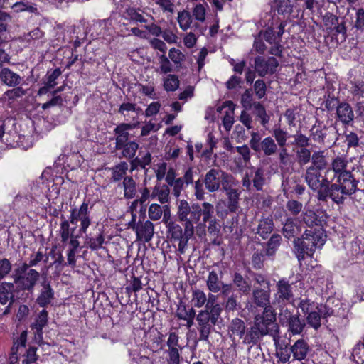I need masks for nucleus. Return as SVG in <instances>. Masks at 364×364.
Instances as JSON below:
<instances>
[{
  "label": "nucleus",
  "instance_id": "obj_6",
  "mask_svg": "<svg viewBox=\"0 0 364 364\" xmlns=\"http://www.w3.org/2000/svg\"><path fill=\"white\" fill-rule=\"evenodd\" d=\"M203 183L210 193L219 191L220 186L224 190L228 186L235 185L234 177L220 168H210L204 176Z\"/></svg>",
  "mask_w": 364,
  "mask_h": 364
},
{
  "label": "nucleus",
  "instance_id": "obj_4",
  "mask_svg": "<svg viewBox=\"0 0 364 364\" xmlns=\"http://www.w3.org/2000/svg\"><path fill=\"white\" fill-rule=\"evenodd\" d=\"M317 168L308 167L304 174V179L309 187L318 193V200L326 201L328 198L332 200L331 184L326 178H321V173Z\"/></svg>",
  "mask_w": 364,
  "mask_h": 364
},
{
  "label": "nucleus",
  "instance_id": "obj_60",
  "mask_svg": "<svg viewBox=\"0 0 364 364\" xmlns=\"http://www.w3.org/2000/svg\"><path fill=\"white\" fill-rule=\"evenodd\" d=\"M69 223L68 220H64L60 223V235L61 242L63 243L66 242L70 238V235H73V232L70 233Z\"/></svg>",
  "mask_w": 364,
  "mask_h": 364
},
{
  "label": "nucleus",
  "instance_id": "obj_30",
  "mask_svg": "<svg viewBox=\"0 0 364 364\" xmlns=\"http://www.w3.org/2000/svg\"><path fill=\"white\" fill-rule=\"evenodd\" d=\"M278 151V146L274 139L271 136H267L261 141L259 151H262L264 156H272Z\"/></svg>",
  "mask_w": 364,
  "mask_h": 364
},
{
  "label": "nucleus",
  "instance_id": "obj_19",
  "mask_svg": "<svg viewBox=\"0 0 364 364\" xmlns=\"http://www.w3.org/2000/svg\"><path fill=\"white\" fill-rule=\"evenodd\" d=\"M326 306L321 305V308H318L314 311L311 312L306 316L307 323L315 330H317L321 325V316H329L331 313L324 312Z\"/></svg>",
  "mask_w": 364,
  "mask_h": 364
},
{
  "label": "nucleus",
  "instance_id": "obj_31",
  "mask_svg": "<svg viewBox=\"0 0 364 364\" xmlns=\"http://www.w3.org/2000/svg\"><path fill=\"white\" fill-rule=\"evenodd\" d=\"M274 228L273 220L271 218H262L259 220L257 227V233L263 238L266 239L272 232Z\"/></svg>",
  "mask_w": 364,
  "mask_h": 364
},
{
  "label": "nucleus",
  "instance_id": "obj_14",
  "mask_svg": "<svg viewBox=\"0 0 364 364\" xmlns=\"http://www.w3.org/2000/svg\"><path fill=\"white\" fill-rule=\"evenodd\" d=\"M132 223L134 224L132 228L136 232L137 240L148 242L152 239L154 233V226L150 220L139 221L136 225L134 223Z\"/></svg>",
  "mask_w": 364,
  "mask_h": 364
},
{
  "label": "nucleus",
  "instance_id": "obj_40",
  "mask_svg": "<svg viewBox=\"0 0 364 364\" xmlns=\"http://www.w3.org/2000/svg\"><path fill=\"white\" fill-rule=\"evenodd\" d=\"M48 322V312L46 310H42L37 316L34 323L32 324V328L36 331L38 335L42 334V329Z\"/></svg>",
  "mask_w": 364,
  "mask_h": 364
},
{
  "label": "nucleus",
  "instance_id": "obj_9",
  "mask_svg": "<svg viewBox=\"0 0 364 364\" xmlns=\"http://www.w3.org/2000/svg\"><path fill=\"white\" fill-rule=\"evenodd\" d=\"M217 309L209 310L203 309L199 311L196 316L199 331L200 340L207 341L211 330L218 322L221 314L216 311Z\"/></svg>",
  "mask_w": 364,
  "mask_h": 364
},
{
  "label": "nucleus",
  "instance_id": "obj_18",
  "mask_svg": "<svg viewBox=\"0 0 364 364\" xmlns=\"http://www.w3.org/2000/svg\"><path fill=\"white\" fill-rule=\"evenodd\" d=\"M136 127L135 124L122 123L118 125L114 129V134L116 135V148L121 149L122 145L128 142L129 134L128 130L132 129Z\"/></svg>",
  "mask_w": 364,
  "mask_h": 364
},
{
  "label": "nucleus",
  "instance_id": "obj_51",
  "mask_svg": "<svg viewBox=\"0 0 364 364\" xmlns=\"http://www.w3.org/2000/svg\"><path fill=\"white\" fill-rule=\"evenodd\" d=\"M168 233L171 240L180 239L183 237V229L180 225L175 222H168L167 223Z\"/></svg>",
  "mask_w": 364,
  "mask_h": 364
},
{
  "label": "nucleus",
  "instance_id": "obj_38",
  "mask_svg": "<svg viewBox=\"0 0 364 364\" xmlns=\"http://www.w3.org/2000/svg\"><path fill=\"white\" fill-rule=\"evenodd\" d=\"M14 88L6 91L1 97L2 100L14 101L22 97L26 94V91L21 87L16 86Z\"/></svg>",
  "mask_w": 364,
  "mask_h": 364
},
{
  "label": "nucleus",
  "instance_id": "obj_39",
  "mask_svg": "<svg viewBox=\"0 0 364 364\" xmlns=\"http://www.w3.org/2000/svg\"><path fill=\"white\" fill-rule=\"evenodd\" d=\"M253 108L255 109V115L260 119L261 124L266 127L269 122V116L267 114L265 107L259 102H253Z\"/></svg>",
  "mask_w": 364,
  "mask_h": 364
},
{
  "label": "nucleus",
  "instance_id": "obj_8",
  "mask_svg": "<svg viewBox=\"0 0 364 364\" xmlns=\"http://www.w3.org/2000/svg\"><path fill=\"white\" fill-rule=\"evenodd\" d=\"M296 285L286 278H282L275 284L276 291L273 296L272 304L284 309L287 304H294V294Z\"/></svg>",
  "mask_w": 364,
  "mask_h": 364
},
{
  "label": "nucleus",
  "instance_id": "obj_41",
  "mask_svg": "<svg viewBox=\"0 0 364 364\" xmlns=\"http://www.w3.org/2000/svg\"><path fill=\"white\" fill-rule=\"evenodd\" d=\"M177 20L181 29L183 31H186L191 28V25L192 23V16L189 11L183 10L178 12Z\"/></svg>",
  "mask_w": 364,
  "mask_h": 364
},
{
  "label": "nucleus",
  "instance_id": "obj_17",
  "mask_svg": "<svg viewBox=\"0 0 364 364\" xmlns=\"http://www.w3.org/2000/svg\"><path fill=\"white\" fill-rule=\"evenodd\" d=\"M22 77L9 68H2L0 72V82L9 87H16L21 85Z\"/></svg>",
  "mask_w": 364,
  "mask_h": 364
},
{
  "label": "nucleus",
  "instance_id": "obj_13",
  "mask_svg": "<svg viewBox=\"0 0 364 364\" xmlns=\"http://www.w3.org/2000/svg\"><path fill=\"white\" fill-rule=\"evenodd\" d=\"M278 65V60L274 57L257 56L255 58V69L260 77L274 73Z\"/></svg>",
  "mask_w": 364,
  "mask_h": 364
},
{
  "label": "nucleus",
  "instance_id": "obj_52",
  "mask_svg": "<svg viewBox=\"0 0 364 364\" xmlns=\"http://www.w3.org/2000/svg\"><path fill=\"white\" fill-rule=\"evenodd\" d=\"M319 304L311 301L310 299H302L298 304V308H300L302 312L305 314H309L318 308H321Z\"/></svg>",
  "mask_w": 364,
  "mask_h": 364
},
{
  "label": "nucleus",
  "instance_id": "obj_15",
  "mask_svg": "<svg viewBox=\"0 0 364 364\" xmlns=\"http://www.w3.org/2000/svg\"><path fill=\"white\" fill-rule=\"evenodd\" d=\"M311 350L308 342L304 338L298 339L290 346V352L294 360L302 361L306 360Z\"/></svg>",
  "mask_w": 364,
  "mask_h": 364
},
{
  "label": "nucleus",
  "instance_id": "obj_56",
  "mask_svg": "<svg viewBox=\"0 0 364 364\" xmlns=\"http://www.w3.org/2000/svg\"><path fill=\"white\" fill-rule=\"evenodd\" d=\"M218 301V296L209 293L207 296V301L205 302V309L209 310H213L215 309H217L216 311H218V313L221 314L223 311V308L221 305L217 302Z\"/></svg>",
  "mask_w": 364,
  "mask_h": 364
},
{
  "label": "nucleus",
  "instance_id": "obj_50",
  "mask_svg": "<svg viewBox=\"0 0 364 364\" xmlns=\"http://www.w3.org/2000/svg\"><path fill=\"white\" fill-rule=\"evenodd\" d=\"M207 301V296L203 291L196 289L193 291L191 302L196 308L203 307Z\"/></svg>",
  "mask_w": 364,
  "mask_h": 364
},
{
  "label": "nucleus",
  "instance_id": "obj_23",
  "mask_svg": "<svg viewBox=\"0 0 364 364\" xmlns=\"http://www.w3.org/2000/svg\"><path fill=\"white\" fill-rule=\"evenodd\" d=\"M228 329L230 336H237L240 339H242V341H244L247 330L242 320L238 318L232 319L230 323Z\"/></svg>",
  "mask_w": 364,
  "mask_h": 364
},
{
  "label": "nucleus",
  "instance_id": "obj_1",
  "mask_svg": "<svg viewBox=\"0 0 364 364\" xmlns=\"http://www.w3.org/2000/svg\"><path fill=\"white\" fill-rule=\"evenodd\" d=\"M348 161L343 156H338L331 162V170L336 178L331 183L332 200L336 204H342L347 196L354 194L357 191L358 181L353 177L352 171L347 170Z\"/></svg>",
  "mask_w": 364,
  "mask_h": 364
},
{
  "label": "nucleus",
  "instance_id": "obj_57",
  "mask_svg": "<svg viewBox=\"0 0 364 364\" xmlns=\"http://www.w3.org/2000/svg\"><path fill=\"white\" fill-rule=\"evenodd\" d=\"M48 260V257L46 255L43 254V252L38 250L36 253L31 255L29 258V262L27 263V266L28 268L36 267L41 261L47 262Z\"/></svg>",
  "mask_w": 364,
  "mask_h": 364
},
{
  "label": "nucleus",
  "instance_id": "obj_12",
  "mask_svg": "<svg viewBox=\"0 0 364 364\" xmlns=\"http://www.w3.org/2000/svg\"><path fill=\"white\" fill-rule=\"evenodd\" d=\"M242 183L247 191H252V188L262 191L265 183L264 170L262 168H251L250 173L244 176Z\"/></svg>",
  "mask_w": 364,
  "mask_h": 364
},
{
  "label": "nucleus",
  "instance_id": "obj_43",
  "mask_svg": "<svg viewBox=\"0 0 364 364\" xmlns=\"http://www.w3.org/2000/svg\"><path fill=\"white\" fill-rule=\"evenodd\" d=\"M274 4L279 14L289 15L293 11L290 0H274Z\"/></svg>",
  "mask_w": 364,
  "mask_h": 364
},
{
  "label": "nucleus",
  "instance_id": "obj_53",
  "mask_svg": "<svg viewBox=\"0 0 364 364\" xmlns=\"http://www.w3.org/2000/svg\"><path fill=\"white\" fill-rule=\"evenodd\" d=\"M168 58L176 65L181 66L186 60V55L179 49L171 48L168 50Z\"/></svg>",
  "mask_w": 364,
  "mask_h": 364
},
{
  "label": "nucleus",
  "instance_id": "obj_24",
  "mask_svg": "<svg viewBox=\"0 0 364 364\" xmlns=\"http://www.w3.org/2000/svg\"><path fill=\"white\" fill-rule=\"evenodd\" d=\"M151 198H156L161 204L167 203L170 200V189L167 185L157 184L154 186Z\"/></svg>",
  "mask_w": 364,
  "mask_h": 364
},
{
  "label": "nucleus",
  "instance_id": "obj_5",
  "mask_svg": "<svg viewBox=\"0 0 364 364\" xmlns=\"http://www.w3.org/2000/svg\"><path fill=\"white\" fill-rule=\"evenodd\" d=\"M12 278L17 289L33 292L40 279V273L34 269L28 268L27 263L23 262L14 269Z\"/></svg>",
  "mask_w": 364,
  "mask_h": 364
},
{
  "label": "nucleus",
  "instance_id": "obj_25",
  "mask_svg": "<svg viewBox=\"0 0 364 364\" xmlns=\"http://www.w3.org/2000/svg\"><path fill=\"white\" fill-rule=\"evenodd\" d=\"M336 114L339 120L346 124L352 122L354 118L351 107L346 102H342L337 107Z\"/></svg>",
  "mask_w": 364,
  "mask_h": 364
},
{
  "label": "nucleus",
  "instance_id": "obj_32",
  "mask_svg": "<svg viewBox=\"0 0 364 364\" xmlns=\"http://www.w3.org/2000/svg\"><path fill=\"white\" fill-rule=\"evenodd\" d=\"M85 235V243L91 250H96L100 249L102 247L105 238L102 230H100L99 233L95 237L88 235L87 232Z\"/></svg>",
  "mask_w": 364,
  "mask_h": 364
},
{
  "label": "nucleus",
  "instance_id": "obj_3",
  "mask_svg": "<svg viewBox=\"0 0 364 364\" xmlns=\"http://www.w3.org/2000/svg\"><path fill=\"white\" fill-rule=\"evenodd\" d=\"M326 241V235L322 227L306 230L301 238L294 241V250L299 260L305 255L312 257L316 248H321Z\"/></svg>",
  "mask_w": 364,
  "mask_h": 364
},
{
  "label": "nucleus",
  "instance_id": "obj_33",
  "mask_svg": "<svg viewBox=\"0 0 364 364\" xmlns=\"http://www.w3.org/2000/svg\"><path fill=\"white\" fill-rule=\"evenodd\" d=\"M300 232L296 223L292 218L287 219L283 226V235L287 238L296 236Z\"/></svg>",
  "mask_w": 364,
  "mask_h": 364
},
{
  "label": "nucleus",
  "instance_id": "obj_21",
  "mask_svg": "<svg viewBox=\"0 0 364 364\" xmlns=\"http://www.w3.org/2000/svg\"><path fill=\"white\" fill-rule=\"evenodd\" d=\"M233 186H228L223 191L228 196L227 207L230 213H235L239 208V193Z\"/></svg>",
  "mask_w": 364,
  "mask_h": 364
},
{
  "label": "nucleus",
  "instance_id": "obj_34",
  "mask_svg": "<svg viewBox=\"0 0 364 364\" xmlns=\"http://www.w3.org/2000/svg\"><path fill=\"white\" fill-rule=\"evenodd\" d=\"M304 222L309 227L316 226L321 227L323 220L319 218L314 211L306 210L303 214Z\"/></svg>",
  "mask_w": 364,
  "mask_h": 364
},
{
  "label": "nucleus",
  "instance_id": "obj_42",
  "mask_svg": "<svg viewBox=\"0 0 364 364\" xmlns=\"http://www.w3.org/2000/svg\"><path fill=\"white\" fill-rule=\"evenodd\" d=\"M139 144L135 141H128L122 145V154L126 159H133L139 149Z\"/></svg>",
  "mask_w": 364,
  "mask_h": 364
},
{
  "label": "nucleus",
  "instance_id": "obj_59",
  "mask_svg": "<svg viewBox=\"0 0 364 364\" xmlns=\"http://www.w3.org/2000/svg\"><path fill=\"white\" fill-rule=\"evenodd\" d=\"M351 92L355 99L363 98L364 97V80H356L352 87Z\"/></svg>",
  "mask_w": 364,
  "mask_h": 364
},
{
  "label": "nucleus",
  "instance_id": "obj_47",
  "mask_svg": "<svg viewBox=\"0 0 364 364\" xmlns=\"http://www.w3.org/2000/svg\"><path fill=\"white\" fill-rule=\"evenodd\" d=\"M207 8L208 4L206 3L196 4L192 11L195 20L203 23L205 21Z\"/></svg>",
  "mask_w": 364,
  "mask_h": 364
},
{
  "label": "nucleus",
  "instance_id": "obj_48",
  "mask_svg": "<svg viewBox=\"0 0 364 364\" xmlns=\"http://www.w3.org/2000/svg\"><path fill=\"white\" fill-rule=\"evenodd\" d=\"M282 237L278 234H274L270 237L267 242V247L266 249V255L272 256L280 245Z\"/></svg>",
  "mask_w": 364,
  "mask_h": 364
},
{
  "label": "nucleus",
  "instance_id": "obj_54",
  "mask_svg": "<svg viewBox=\"0 0 364 364\" xmlns=\"http://www.w3.org/2000/svg\"><path fill=\"white\" fill-rule=\"evenodd\" d=\"M233 282L238 289L243 293H248L250 290V284L243 277L239 274L235 273L234 275Z\"/></svg>",
  "mask_w": 364,
  "mask_h": 364
},
{
  "label": "nucleus",
  "instance_id": "obj_46",
  "mask_svg": "<svg viewBox=\"0 0 364 364\" xmlns=\"http://www.w3.org/2000/svg\"><path fill=\"white\" fill-rule=\"evenodd\" d=\"M128 170V164L122 161L114 166L112 168V180L114 181H118L122 178H124V176Z\"/></svg>",
  "mask_w": 364,
  "mask_h": 364
},
{
  "label": "nucleus",
  "instance_id": "obj_49",
  "mask_svg": "<svg viewBox=\"0 0 364 364\" xmlns=\"http://www.w3.org/2000/svg\"><path fill=\"white\" fill-rule=\"evenodd\" d=\"M176 316L181 320L191 318V316H196V311L193 307L188 308L186 304L181 303L178 306Z\"/></svg>",
  "mask_w": 364,
  "mask_h": 364
},
{
  "label": "nucleus",
  "instance_id": "obj_16",
  "mask_svg": "<svg viewBox=\"0 0 364 364\" xmlns=\"http://www.w3.org/2000/svg\"><path fill=\"white\" fill-rule=\"evenodd\" d=\"M14 282H1L0 284V303L6 304L9 302V306H6L4 314H7L9 311L10 305L14 302Z\"/></svg>",
  "mask_w": 364,
  "mask_h": 364
},
{
  "label": "nucleus",
  "instance_id": "obj_26",
  "mask_svg": "<svg viewBox=\"0 0 364 364\" xmlns=\"http://www.w3.org/2000/svg\"><path fill=\"white\" fill-rule=\"evenodd\" d=\"M206 286L208 289L212 293L220 291L223 288V281L216 272L211 271L209 272L206 279Z\"/></svg>",
  "mask_w": 364,
  "mask_h": 364
},
{
  "label": "nucleus",
  "instance_id": "obj_7",
  "mask_svg": "<svg viewBox=\"0 0 364 364\" xmlns=\"http://www.w3.org/2000/svg\"><path fill=\"white\" fill-rule=\"evenodd\" d=\"M177 217L184 229L194 231V224L199 222V204L191 205L187 200H180L177 203Z\"/></svg>",
  "mask_w": 364,
  "mask_h": 364
},
{
  "label": "nucleus",
  "instance_id": "obj_61",
  "mask_svg": "<svg viewBox=\"0 0 364 364\" xmlns=\"http://www.w3.org/2000/svg\"><path fill=\"white\" fill-rule=\"evenodd\" d=\"M286 208L291 215L296 216L301 211L303 205L296 200H290L287 201Z\"/></svg>",
  "mask_w": 364,
  "mask_h": 364
},
{
  "label": "nucleus",
  "instance_id": "obj_22",
  "mask_svg": "<svg viewBox=\"0 0 364 364\" xmlns=\"http://www.w3.org/2000/svg\"><path fill=\"white\" fill-rule=\"evenodd\" d=\"M53 296L54 291L50 284L47 282H43L41 293L36 299L37 303L41 306L45 307L51 302Z\"/></svg>",
  "mask_w": 364,
  "mask_h": 364
},
{
  "label": "nucleus",
  "instance_id": "obj_62",
  "mask_svg": "<svg viewBox=\"0 0 364 364\" xmlns=\"http://www.w3.org/2000/svg\"><path fill=\"white\" fill-rule=\"evenodd\" d=\"M12 264L8 259H0V280L5 279L11 272Z\"/></svg>",
  "mask_w": 364,
  "mask_h": 364
},
{
  "label": "nucleus",
  "instance_id": "obj_36",
  "mask_svg": "<svg viewBox=\"0 0 364 364\" xmlns=\"http://www.w3.org/2000/svg\"><path fill=\"white\" fill-rule=\"evenodd\" d=\"M159 67L156 70L157 73L167 74L173 71V65L168 57L165 54L157 55Z\"/></svg>",
  "mask_w": 364,
  "mask_h": 364
},
{
  "label": "nucleus",
  "instance_id": "obj_2",
  "mask_svg": "<svg viewBox=\"0 0 364 364\" xmlns=\"http://www.w3.org/2000/svg\"><path fill=\"white\" fill-rule=\"evenodd\" d=\"M275 321L276 316L272 306H268L261 314L255 315L253 325L247 329L243 343L255 345L264 336L277 331L278 327Z\"/></svg>",
  "mask_w": 364,
  "mask_h": 364
},
{
  "label": "nucleus",
  "instance_id": "obj_55",
  "mask_svg": "<svg viewBox=\"0 0 364 364\" xmlns=\"http://www.w3.org/2000/svg\"><path fill=\"white\" fill-rule=\"evenodd\" d=\"M225 104H230L232 106L230 112H226L223 119V125L226 131H230L235 122L234 109L235 106L230 101L225 102Z\"/></svg>",
  "mask_w": 364,
  "mask_h": 364
},
{
  "label": "nucleus",
  "instance_id": "obj_28",
  "mask_svg": "<svg viewBox=\"0 0 364 364\" xmlns=\"http://www.w3.org/2000/svg\"><path fill=\"white\" fill-rule=\"evenodd\" d=\"M122 186L124 191V197L127 199H132L135 197L137 189L136 183L131 176L124 178Z\"/></svg>",
  "mask_w": 364,
  "mask_h": 364
},
{
  "label": "nucleus",
  "instance_id": "obj_20",
  "mask_svg": "<svg viewBox=\"0 0 364 364\" xmlns=\"http://www.w3.org/2000/svg\"><path fill=\"white\" fill-rule=\"evenodd\" d=\"M252 295L253 301L257 306L263 307L264 309L272 306L269 304L270 291L269 289L256 288L253 290Z\"/></svg>",
  "mask_w": 364,
  "mask_h": 364
},
{
  "label": "nucleus",
  "instance_id": "obj_10",
  "mask_svg": "<svg viewBox=\"0 0 364 364\" xmlns=\"http://www.w3.org/2000/svg\"><path fill=\"white\" fill-rule=\"evenodd\" d=\"M279 320L287 328V331L293 336L301 335L306 327V323L300 318L299 314H293L287 309L280 313Z\"/></svg>",
  "mask_w": 364,
  "mask_h": 364
},
{
  "label": "nucleus",
  "instance_id": "obj_63",
  "mask_svg": "<svg viewBox=\"0 0 364 364\" xmlns=\"http://www.w3.org/2000/svg\"><path fill=\"white\" fill-rule=\"evenodd\" d=\"M298 162L300 165L303 166L308 164L310 160L311 161V151L306 148H301L297 151Z\"/></svg>",
  "mask_w": 364,
  "mask_h": 364
},
{
  "label": "nucleus",
  "instance_id": "obj_11",
  "mask_svg": "<svg viewBox=\"0 0 364 364\" xmlns=\"http://www.w3.org/2000/svg\"><path fill=\"white\" fill-rule=\"evenodd\" d=\"M70 223L73 225H77V223H80L79 233L80 235L87 232V228L91 225L88 203L83 202L79 208L71 209Z\"/></svg>",
  "mask_w": 364,
  "mask_h": 364
},
{
  "label": "nucleus",
  "instance_id": "obj_58",
  "mask_svg": "<svg viewBox=\"0 0 364 364\" xmlns=\"http://www.w3.org/2000/svg\"><path fill=\"white\" fill-rule=\"evenodd\" d=\"M148 215L151 220H159L163 215V208L157 203L150 205L148 210Z\"/></svg>",
  "mask_w": 364,
  "mask_h": 364
},
{
  "label": "nucleus",
  "instance_id": "obj_64",
  "mask_svg": "<svg viewBox=\"0 0 364 364\" xmlns=\"http://www.w3.org/2000/svg\"><path fill=\"white\" fill-rule=\"evenodd\" d=\"M61 75V70L60 68H56L53 70L51 73L48 72L47 73V80L45 82V85L48 87H53L56 85V80Z\"/></svg>",
  "mask_w": 364,
  "mask_h": 364
},
{
  "label": "nucleus",
  "instance_id": "obj_45",
  "mask_svg": "<svg viewBox=\"0 0 364 364\" xmlns=\"http://www.w3.org/2000/svg\"><path fill=\"white\" fill-rule=\"evenodd\" d=\"M272 135L274 137V141L278 146H286L287 141L289 138L287 132L283 130L280 127H277L273 129Z\"/></svg>",
  "mask_w": 364,
  "mask_h": 364
},
{
  "label": "nucleus",
  "instance_id": "obj_44",
  "mask_svg": "<svg viewBox=\"0 0 364 364\" xmlns=\"http://www.w3.org/2000/svg\"><path fill=\"white\" fill-rule=\"evenodd\" d=\"M11 8L16 13L27 11L29 13H36L37 12L36 5L32 3H26L23 1H17L14 4Z\"/></svg>",
  "mask_w": 364,
  "mask_h": 364
},
{
  "label": "nucleus",
  "instance_id": "obj_27",
  "mask_svg": "<svg viewBox=\"0 0 364 364\" xmlns=\"http://www.w3.org/2000/svg\"><path fill=\"white\" fill-rule=\"evenodd\" d=\"M311 164L309 167H314L318 171L325 169L328 164L326 151H314L311 155Z\"/></svg>",
  "mask_w": 364,
  "mask_h": 364
},
{
  "label": "nucleus",
  "instance_id": "obj_35",
  "mask_svg": "<svg viewBox=\"0 0 364 364\" xmlns=\"http://www.w3.org/2000/svg\"><path fill=\"white\" fill-rule=\"evenodd\" d=\"M180 81L176 75L168 74L163 78L164 89L167 92H174L179 87Z\"/></svg>",
  "mask_w": 364,
  "mask_h": 364
},
{
  "label": "nucleus",
  "instance_id": "obj_37",
  "mask_svg": "<svg viewBox=\"0 0 364 364\" xmlns=\"http://www.w3.org/2000/svg\"><path fill=\"white\" fill-rule=\"evenodd\" d=\"M194 231L184 229L183 237L180 239H176L174 241H178V249L176 250L177 255H183L186 252V247L188 246V240L193 236Z\"/></svg>",
  "mask_w": 364,
  "mask_h": 364
},
{
  "label": "nucleus",
  "instance_id": "obj_29",
  "mask_svg": "<svg viewBox=\"0 0 364 364\" xmlns=\"http://www.w3.org/2000/svg\"><path fill=\"white\" fill-rule=\"evenodd\" d=\"M214 213V206L213 204L204 202L199 205V220L200 218H203V223L199 224L197 228H200V226H204L205 223L209 222L210 220H213V215Z\"/></svg>",
  "mask_w": 364,
  "mask_h": 364
}]
</instances>
